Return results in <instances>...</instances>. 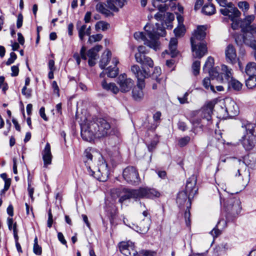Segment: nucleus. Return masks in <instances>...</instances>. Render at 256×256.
Masks as SVG:
<instances>
[{
    "instance_id": "f257e3e1",
    "label": "nucleus",
    "mask_w": 256,
    "mask_h": 256,
    "mask_svg": "<svg viewBox=\"0 0 256 256\" xmlns=\"http://www.w3.org/2000/svg\"><path fill=\"white\" fill-rule=\"evenodd\" d=\"M112 132L110 122L106 119L96 118L90 121L86 126L81 128V136L86 141L94 138H101L110 135Z\"/></svg>"
},
{
    "instance_id": "f03ea898",
    "label": "nucleus",
    "mask_w": 256,
    "mask_h": 256,
    "mask_svg": "<svg viewBox=\"0 0 256 256\" xmlns=\"http://www.w3.org/2000/svg\"><path fill=\"white\" fill-rule=\"evenodd\" d=\"M112 193L116 194L119 198L118 202L121 204L130 199L137 201L144 198L154 199L160 196L157 190L148 186L140 187L136 189L120 188L114 189Z\"/></svg>"
},
{
    "instance_id": "7ed1b4c3",
    "label": "nucleus",
    "mask_w": 256,
    "mask_h": 256,
    "mask_svg": "<svg viewBox=\"0 0 256 256\" xmlns=\"http://www.w3.org/2000/svg\"><path fill=\"white\" fill-rule=\"evenodd\" d=\"M156 26L151 28L146 25L144 28L145 32H136L134 34V38L137 40H143L145 45L156 50L160 45L158 40L160 36H164L166 32L162 24L156 23Z\"/></svg>"
},
{
    "instance_id": "20e7f679",
    "label": "nucleus",
    "mask_w": 256,
    "mask_h": 256,
    "mask_svg": "<svg viewBox=\"0 0 256 256\" xmlns=\"http://www.w3.org/2000/svg\"><path fill=\"white\" fill-rule=\"evenodd\" d=\"M206 28L204 26H198L190 38L192 56L201 58L207 52L206 45L200 42L204 40L206 35Z\"/></svg>"
},
{
    "instance_id": "39448f33",
    "label": "nucleus",
    "mask_w": 256,
    "mask_h": 256,
    "mask_svg": "<svg viewBox=\"0 0 256 256\" xmlns=\"http://www.w3.org/2000/svg\"><path fill=\"white\" fill-rule=\"evenodd\" d=\"M131 70L138 79L137 85L132 90V96L135 100L140 101L144 98L142 89L145 86L144 79L148 77L150 74L146 70H140L137 65L132 66Z\"/></svg>"
},
{
    "instance_id": "423d86ee",
    "label": "nucleus",
    "mask_w": 256,
    "mask_h": 256,
    "mask_svg": "<svg viewBox=\"0 0 256 256\" xmlns=\"http://www.w3.org/2000/svg\"><path fill=\"white\" fill-rule=\"evenodd\" d=\"M222 75L218 77V82L222 84H228V88L236 92L242 89V84L233 77L232 68L226 65L222 66Z\"/></svg>"
},
{
    "instance_id": "0eeeda50",
    "label": "nucleus",
    "mask_w": 256,
    "mask_h": 256,
    "mask_svg": "<svg viewBox=\"0 0 256 256\" xmlns=\"http://www.w3.org/2000/svg\"><path fill=\"white\" fill-rule=\"evenodd\" d=\"M124 180L129 184L138 186L141 182L138 169L134 166H128L126 168L122 173Z\"/></svg>"
},
{
    "instance_id": "6e6552de",
    "label": "nucleus",
    "mask_w": 256,
    "mask_h": 256,
    "mask_svg": "<svg viewBox=\"0 0 256 256\" xmlns=\"http://www.w3.org/2000/svg\"><path fill=\"white\" fill-rule=\"evenodd\" d=\"M220 204H224L226 210L232 215L238 214L241 210L240 202L239 198L234 197L228 198L226 201L224 200L222 201L220 199Z\"/></svg>"
},
{
    "instance_id": "1a4fd4ad",
    "label": "nucleus",
    "mask_w": 256,
    "mask_h": 256,
    "mask_svg": "<svg viewBox=\"0 0 256 256\" xmlns=\"http://www.w3.org/2000/svg\"><path fill=\"white\" fill-rule=\"evenodd\" d=\"M214 65V58L212 56L208 57L203 66V71L206 73H208L212 80L216 79L218 81V77L222 75V71L220 73L216 68H213Z\"/></svg>"
},
{
    "instance_id": "9d476101",
    "label": "nucleus",
    "mask_w": 256,
    "mask_h": 256,
    "mask_svg": "<svg viewBox=\"0 0 256 256\" xmlns=\"http://www.w3.org/2000/svg\"><path fill=\"white\" fill-rule=\"evenodd\" d=\"M220 12L224 16H228L230 20L239 19L241 15L240 11L231 2L224 8H220Z\"/></svg>"
},
{
    "instance_id": "9b49d317",
    "label": "nucleus",
    "mask_w": 256,
    "mask_h": 256,
    "mask_svg": "<svg viewBox=\"0 0 256 256\" xmlns=\"http://www.w3.org/2000/svg\"><path fill=\"white\" fill-rule=\"evenodd\" d=\"M119 249L121 253L126 256H136L138 254L134 243L130 241L120 242Z\"/></svg>"
},
{
    "instance_id": "f8f14e48",
    "label": "nucleus",
    "mask_w": 256,
    "mask_h": 256,
    "mask_svg": "<svg viewBox=\"0 0 256 256\" xmlns=\"http://www.w3.org/2000/svg\"><path fill=\"white\" fill-rule=\"evenodd\" d=\"M118 83L120 86V90L123 92L130 91L134 86L133 80L131 78H127L125 74L119 76Z\"/></svg>"
},
{
    "instance_id": "ddd939ff",
    "label": "nucleus",
    "mask_w": 256,
    "mask_h": 256,
    "mask_svg": "<svg viewBox=\"0 0 256 256\" xmlns=\"http://www.w3.org/2000/svg\"><path fill=\"white\" fill-rule=\"evenodd\" d=\"M196 177L193 174L186 180L184 192L188 194L189 200L193 198L196 194L198 188L196 186Z\"/></svg>"
},
{
    "instance_id": "4468645a",
    "label": "nucleus",
    "mask_w": 256,
    "mask_h": 256,
    "mask_svg": "<svg viewBox=\"0 0 256 256\" xmlns=\"http://www.w3.org/2000/svg\"><path fill=\"white\" fill-rule=\"evenodd\" d=\"M214 104L212 102H208L204 105L200 110L197 112L198 114L201 116L202 119H206L210 122L212 119V114L214 108Z\"/></svg>"
},
{
    "instance_id": "2eb2a0df",
    "label": "nucleus",
    "mask_w": 256,
    "mask_h": 256,
    "mask_svg": "<svg viewBox=\"0 0 256 256\" xmlns=\"http://www.w3.org/2000/svg\"><path fill=\"white\" fill-rule=\"evenodd\" d=\"M97 173L98 180L100 181L105 182L107 180L110 171L108 168V164L105 161L99 165Z\"/></svg>"
},
{
    "instance_id": "dca6fc26",
    "label": "nucleus",
    "mask_w": 256,
    "mask_h": 256,
    "mask_svg": "<svg viewBox=\"0 0 256 256\" xmlns=\"http://www.w3.org/2000/svg\"><path fill=\"white\" fill-rule=\"evenodd\" d=\"M256 136L246 134L242 136L241 142L246 150H252L255 145Z\"/></svg>"
},
{
    "instance_id": "f3484780",
    "label": "nucleus",
    "mask_w": 256,
    "mask_h": 256,
    "mask_svg": "<svg viewBox=\"0 0 256 256\" xmlns=\"http://www.w3.org/2000/svg\"><path fill=\"white\" fill-rule=\"evenodd\" d=\"M226 60L231 64H234L237 60L236 54L234 46L232 44H228L225 50Z\"/></svg>"
},
{
    "instance_id": "a211bd4d",
    "label": "nucleus",
    "mask_w": 256,
    "mask_h": 256,
    "mask_svg": "<svg viewBox=\"0 0 256 256\" xmlns=\"http://www.w3.org/2000/svg\"><path fill=\"white\" fill-rule=\"evenodd\" d=\"M42 154L44 160V167L46 168L48 165L51 164L52 158L49 143L47 142L46 144L44 150L42 152Z\"/></svg>"
},
{
    "instance_id": "6ab92c4d",
    "label": "nucleus",
    "mask_w": 256,
    "mask_h": 256,
    "mask_svg": "<svg viewBox=\"0 0 256 256\" xmlns=\"http://www.w3.org/2000/svg\"><path fill=\"white\" fill-rule=\"evenodd\" d=\"M226 111L230 116H236L238 114V108L234 101L232 100H226Z\"/></svg>"
},
{
    "instance_id": "aec40b11",
    "label": "nucleus",
    "mask_w": 256,
    "mask_h": 256,
    "mask_svg": "<svg viewBox=\"0 0 256 256\" xmlns=\"http://www.w3.org/2000/svg\"><path fill=\"white\" fill-rule=\"evenodd\" d=\"M236 164L238 166L236 172L235 176H242L243 177L244 176H250V174L248 171H246L247 165L244 161L240 159L238 160L236 162Z\"/></svg>"
},
{
    "instance_id": "412c9836",
    "label": "nucleus",
    "mask_w": 256,
    "mask_h": 256,
    "mask_svg": "<svg viewBox=\"0 0 256 256\" xmlns=\"http://www.w3.org/2000/svg\"><path fill=\"white\" fill-rule=\"evenodd\" d=\"M126 3V0H107V6L110 10L114 12H118V8L116 7L122 8Z\"/></svg>"
},
{
    "instance_id": "4be33fe9",
    "label": "nucleus",
    "mask_w": 256,
    "mask_h": 256,
    "mask_svg": "<svg viewBox=\"0 0 256 256\" xmlns=\"http://www.w3.org/2000/svg\"><path fill=\"white\" fill-rule=\"evenodd\" d=\"M111 52L108 50H106L102 54L101 60L100 62V67L102 69H104L105 67L108 65L111 58Z\"/></svg>"
},
{
    "instance_id": "5701e85b",
    "label": "nucleus",
    "mask_w": 256,
    "mask_h": 256,
    "mask_svg": "<svg viewBox=\"0 0 256 256\" xmlns=\"http://www.w3.org/2000/svg\"><path fill=\"white\" fill-rule=\"evenodd\" d=\"M150 224V218L144 219L140 223V225L138 227V229L136 231L140 234H145L148 232Z\"/></svg>"
},
{
    "instance_id": "b1692460",
    "label": "nucleus",
    "mask_w": 256,
    "mask_h": 256,
    "mask_svg": "<svg viewBox=\"0 0 256 256\" xmlns=\"http://www.w3.org/2000/svg\"><path fill=\"white\" fill-rule=\"evenodd\" d=\"M178 46V40L176 38H172L170 39L169 43V50L170 54L171 56L174 58L178 54L177 50Z\"/></svg>"
},
{
    "instance_id": "393cba45",
    "label": "nucleus",
    "mask_w": 256,
    "mask_h": 256,
    "mask_svg": "<svg viewBox=\"0 0 256 256\" xmlns=\"http://www.w3.org/2000/svg\"><path fill=\"white\" fill-rule=\"evenodd\" d=\"M188 198V200L186 202V206H188V202H190V200H189L188 194L184 190L180 192L177 196L176 198V202L179 206H182L186 202V200Z\"/></svg>"
},
{
    "instance_id": "a878e982",
    "label": "nucleus",
    "mask_w": 256,
    "mask_h": 256,
    "mask_svg": "<svg viewBox=\"0 0 256 256\" xmlns=\"http://www.w3.org/2000/svg\"><path fill=\"white\" fill-rule=\"evenodd\" d=\"M222 226V228L223 229L226 226V222L224 219H220L218 222L216 226L210 232L211 235L214 237H217L220 234L222 230L217 228L218 226Z\"/></svg>"
},
{
    "instance_id": "bb28decb",
    "label": "nucleus",
    "mask_w": 256,
    "mask_h": 256,
    "mask_svg": "<svg viewBox=\"0 0 256 256\" xmlns=\"http://www.w3.org/2000/svg\"><path fill=\"white\" fill-rule=\"evenodd\" d=\"M102 86L104 89L112 92L114 94H116L119 92V88L114 83H107L105 80L102 82Z\"/></svg>"
},
{
    "instance_id": "cd10ccee",
    "label": "nucleus",
    "mask_w": 256,
    "mask_h": 256,
    "mask_svg": "<svg viewBox=\"0 0 256 256\" xmlns=\"http://www.w3.org/2000/svg\"><path fill=\"white\" fill-rule=\"evenodd\" d=\"M242 126L246 128V134L256 136V124L246 122V124H242Z\"/></svg>"
},
{
    "instance_id": "c85d7f7f",
    "label": "nucleus",
    "mask_w": 256,
    "mask_h": 256,
    "mask_svg": "<svg viewBox=\"0 0 256 256\" xmlns=\"http://www.w3.org/2000/svg\"><path fill=\"white\" fill-rule=\"evenodd\" d=\"M255 19V16L253 14L248 15L245 17L240 23V27L243 31H245V28H247Z\"/></svg>"
},
{
    "instance_id": "c756f323",
    "label": "nucleus",
    "mask_w": 256,
    "mask_h": 256,
    "mask_svg": "<svg viewBox=\"0 0 256 256\" xmlns=\"http://www.w3.org/2000/svg\"><path fill=\"white\" fill-rule=\"evenodd\" d=\"M245 72L248 76H256V64L254 62H249L246 67Z\"/></svg>"
},
{
    "instance_id": "7c9ffc66",
    "label": "nucleus",
    "mask_w": 256,
    "mask_h": 256,
    "mask_svg": "<svg viewBox=\"0 0 256 256\" xmlns=\"http://www.w3.org/2000/svg\"><path fill=\"white\" fill-rule=\"evenodd\" d=\"M107 6V4H104L103 3L99 2L96 6V10L98 12L104 14L106 16H112L113 14L111 12L108 10L106 8L105 6Z\"/></svg>"
},
{
    "instance_id": "2f4dec72",
    "label": "nucleus",
    "mask_w": 256,
    "mask_h": 256,
    "mask_svg": "<svg viewBox=\"0 0 256 256\" xmlns=\"http://www.w3.org/2000/svg\"><path fill=\"white\" fill-rule=\"evenodd\" d=\"M202 12L206 15H212L216 12L215 6L213 4H206L202 9Z\"/></svg>"
},
{
    "instance_id": "473e14b6",
    "label": "nucleus",
    "mask_w": 256,
    "mask_h": 256,
    "mask_svg": "<svg viewBox=\"0 0 256 256\" xmlns=\"http://www.w3.org/2000/svg\"><path fill=\"white\" fill-rule=\"evenodd\" d=\"M142 54L141 56V62H139L142 65L144 66H148L150 68H152L154 66V62L151 59V58L146 56L145 54Z\"/></svg>"
},
{
    "instance_id": "72a5a7b5",
    "label": "nucleus",
    "mask_w": 256,
    "mask_h": 256,
    "mask_svg": "<svg viewBox=\"0 0 256 256\" xmlns=\"http://www.w3.org/2000/svg\"><path fill=\"white\" fill-rule=\"evenodd\" d=\"M202 85L207 90H210L214 92H216L214 86L210 82V78H205L202 80Z\"/></svg>"
},
{
    "instance_id": "f704fd0d",
    "label": "nucleus",
    "mask_w": 256,
    "mask_h": 256,
    "mask_svg": "<svg viewBox=\"0 0 256 256\" xmlns=\"http://www.w3.org/2000/svg\"><path fill=\"white\" fill-rule=\"evenodd\" d=\"M138 52L135 54V58L136 62H141V56L142 54H147L148 52L147 51L146 48V46H139L138 48Z\"/></svg>"
},
{
    "instance_id": "c9c22d12",
    "label": "nucleus",
    "mask_w": 256,
    "mask_h": 256,
    "mask_svg": "<svg viewBox=\"0 0 256 256\" xmlns=\"http://www.w3.org/2000/svg\"><path fill=\"white\" fill-rule=\"evenodd\" d=\"M246 84L248 88H252L256 86V76H249L246 80Z\"/></svg>"
},
{
    "instance_id": "e433bc0d",
    "label": "nucleus",
    "mask_w": 256,
    "mask_h": 256,
    "mask_svg": "<svg viewBox=\"0 0 256 256\" xmlns=\"http://www.w3.org/2000/svg\"><path fill=\"white\" fill-rule=\"evenodd\" d=\"M188 206H186V209L185 211L184 216L185 218L186 224V225L188 226H190V208L191 206V202H188Z\"/></svg>"
},
{
    "instance_id": "4c0bfd02",
    "label": "nucleus",
    "mask_w": 256,
    "mask_h": 256,
    "mask_svg": "<svg viewBox=\"0 0 256 256\" xmlns=\"http://www.w3.org/2000/svg\"><path fill=\"white\" fill-rule=\"evenodd\" d=\"M107 76L110 78H115L117 76L118 73V68L114 66L112 68L111 66H109L107 68Z\"/></svg>"
},
{
    "instance_id": "58836bf2",
    "label": "nucleus",
    "mask_w": 256,
    "mask_h": 256,
    "mask_svg": "<svg viewBox=\"0 0 256 256\" xmlns=\"http://www.w3.org/2000/svg\"><path fill=\"white\" fill-rule=\"evenodd\" d=\"M110 24L108 22L104 21H100L96 24V30H102L103 31H104L108 30Z\"/></svg>"
},
{
    "instance_id": "ea45409f",
    "label": "nucleus",
    "mask_w": 256,
    "mask_h": 256,
    "mask_svg": "<svg viewBox=\"0 0 256 256\" xmlns=\"http://www.w3.org/2000/svg\"><path fill=\"white\" fill-rule=\"evenodd\" d=\"M190 136H185L178 139V144L180 147L182 148L186 146L190 142Z\"/></svg>"
},
{
    "instance_id": "a19ab883",
    "label": "nucleus",
    "mask_w": 256,
    "mask_h": 256,
    "mask_svg": "<svg viewBox=\"0 0 256 256\" xmlns=\"http://www.w3.org/2000/svg\"><path fill=\"white\" fill-rule=\"evenodd\" d=\"M200 60H196L192 64V70L194 75L197 76L200 73Z\"/></svg>"
},
{
    "instance_id": "79ce46f5",
    "label": "nucleus",
    "mask_w": 256,
    "mask_h": 256,
    "mask_svg": "<svg viewBox=\"0 0 256 256\" xmlns=\"http://www.w3.org/2000/svg\"><path fill=\"white\" fill-rule=\"evenodd\" d=\"M87 54H78V52H76L73 55V58L75 59L76 62L77 64L80 65V58L86 60L87 58L86 57Z\"/></svg>"
},
{
    "instance_id": "37998d69",
    "label": "nucleus",
    "mask_w": 256,
    "mask_h": 256,
    "mask_svg": "<svg viewBox=\"0 0 256 256\" xmlns=\"http://www.w3.org/2000/svg\"><path fill=\"white\" fill-rule=\"evenodd\" d=\"M238 7L244 12H246L250 8V4L246 1H241L238 3Z\"/></svg>"
},
{
    "instance_id": "c03bdc74",
    "label": "nucleus",
    "mask_w": 256,
    "mask_h": 256,
    "mask_svg": "<svg viewBox=\"0 0 256 256\" xmlns=\"http://www.w3.org/2000/svg\"><path fill=\"white\" fill-rule=\"evenodd\" d=\"M174 32L176 37L182 36L185 33L184 26L182 24V26H178L174 30Z\"/></svg>"
},
{
    "instance_id": "a18cd8bd",
    "label": "nucleus",
    "mask_w": 256,
    "mask_h": 256,
    "mask_svg": "<svg viewBox=\"0 0 256 256\" xmlns=\"http://www.w3.org/2000/svg\"><path fill=\"white\" fill-rule=\"evenodd\" d=\"M102 35L100 34L90 36L88 42L90 44H92L94 42L100 41L102 39Z\"/></svg>"
},
{
    "instance_id": "49530a36",
    "label": "nucleus",
    "mask_w": 256,
    "mask_h": 256,
    "mask_svg": "<svg viewBox=\"0 0 256 256\" xmlns=\"http://www.w3.org/2000/svg\"><path fill=\"white\" fill-rule=\"evenodd\" d=\"M77 29L78 30L79 38L82 41L85 36V30L86 29V24H83L80 28H77Z\"/></svg>"
},
{
    "instance_id": "de8ad7c7",
    "label": "nucleus",
    "mask_w": 256,
    "mask_h": 256,
    "mask_svg": "<svg viewBox=\"0 0 256 256\" xmlns=\"http://www.w3.org/2000/svg\"><path fill=\"white\" fill-rule=\"evenodd\" d=\"M17 56L14 52H12L10 54V58L6 62V64L8 66L10 65L14 62V60L16 59Z\"/></svg>"
},
{
    "instance_id": "09e8293b",
    "label": "nucleus",
    "mask_w": 256,
    "mask_h": 256,
    "mask_svg": "<svg viewBox=\"0 0 256 256\" xmlns=\"http://www.w3.org/2000/svg\"><path fill=\"white\" fill-rule=\"evenodd\" d=\"M156 254L154 252L148 250H142L140 252L139 255L140 256H154Z\"/></svg>"
},
{
    "instance_id": "8fccbe9b",
    "label": "nucleus",
    "mask_w": 256,
    "mask_h": 256,
    "mask_svg": "<svg viewBox=\"0 0 256 256\" xmlns=\"http://www.w3.org/2000/svg\"><path fill=\"white\" fill-rule=\"evenodd\" d=\"M188 92H186L182 97H178V99L180 104H184L188 103Z\"/></svg>"
},
{
    "instance_id": "3c124183",
    "label": "nucleus",
    "mask_w": 256,
    "mask_h": 256,
    "mask_svg": "<svg viewBox=\"0 0 256 256\" xmlns=\"http://www.w3.org/2000/svg\"><path fill=\"white\" fill-rule=\"evenodd\" d=\"M52 88H53L54 92L56 94L57 96L59 97L60 95V89L56 81L52 82Z\"/></svg>"
},
{
    "instance_id": "603ef678",
    "label": "nucleus",
    "mask_w": 256,
    "mask_h": 256,
    "mask_svg": "<svg viewBox=\"0 0 256 256\" xmlns=\"http://www.w3.org/2000/svg\"><path fill=\"white\" fill-rule=\"evenodd\" d=\"M245 29H246V30L250 32L252 34H256V24H255L250 25Z\"/></svg>"
},
{
    "instance_id": "864d4df0",
    "label": "nucleus",
    "mask_w": 256,
    "mask_h": 256,
    "mask_svg": "<svg viewBox=\"0 0 256 256\" xmlns=\"http://www.w3.org/2000/svg\"><path fill=\"white\" fill-rule=\"evenodd\" d=\"M161 74V69L160 68L156 67L154 68V72L152 74V76L154 78H156V80L158 82H160V79L158 78V76H160Z\"/></svg>"
},
{
    "instance_id": "5fc2aeb1",
    "label": "nucleus",
    "mask_w": 256,
    "mask_h": 256,
    "mask_svg": "<svg viewBox=\"0 0 256 256\" xmlns=\"http://www.w3.org/2000/svg\"><path fill=\"white\" fill-rule=\"evenodd\" d=\"M33 251L38 256L41 255L42 253V248L38 244L34 245Z\"/></svg>"
},
{
    "instance_id": "6e6d98bb",
    "label": "nucleus",
    "mask_w": 256,
    "mask_h": 256,
    "mask_svg": "<svg viewBox=\"0 0 256 256\" xmlns=\"http://www.w3.org/2000/svg\"><path fill=\"white\" fill-rule=\"evenodd\" d=\"M53 223L52 214L51 210H50L48 212V220L47 225L49 228H50Z\"/></svg>"
},
{
    "instance_id": "4d7b16f0",
    "label": "nucleus",
    "mask_w": 256,
    "mask_h": 256,
    "mask_svg": "<svg viewBox=\"0 0 256 256\" xmlns=\"http://www.w3.org/2000/svg\"><path fill=\"white\" fill-rule=\"evenodd\" d=\"M91 148H86L84 152V156L89 160H92V155L90 152Z\"/></svg>"
},
{
    "instance_id": "13d9d810",
    "label": "nucleus",
    "mask_w": 256,
    "mask_h": 256,
    "mask_svg": "<svg viewBox=\"0 0 256 256\" xmlns=\"http://www.w3.org/2000/svg\"><path fill=\"white\" fill-rule=\"evenodd\" d=\"M23 22V16L22 14H19L18 16L17 22H16V27L20 28L22 27Z\"/></svg>"
},
{
    "instance_id": "bf43d9fd",
    "label": "nucleus",
    "mask_w": 256,
    "mask_h": 256,
    "mask_svg": "<svg viewBox=\"0 0 256 256\" xmlns=\"http://www.w3.org/2000/svg\"><path fill=\"white\" fill-rule=\"evenodd\" d=\"M87 56L89 58H96L98 54H96L92 48H90L88 50Z\"/></svg>"
},
{
    "instance_id": "052dcab7",
    "label": "nucleus",
    "mask_w": 256,
    "mask_h": 256,
    "mask_svg": "<svg viewBox=\"0 0 256 256\" xmlns=\"http://www.w3.org/2000/svg\"><path fill=\"white\" fill-rule=\"evenodd\" d=\"M12 70V74L11 76H16L18 74L19 72V68L18 66H13L11 68Z\"/></svg>"
},
{
    "instance_id": "680f3d73",
    "label": "nucleus",
    "mask_w": 256,
    "mask_h": 256,
    "mask_svg": "<svg viewBox=\"0 0 256 256\" xmlns=\"http://www.w3.org/2000/svg\"><path fill=\"white\" fill-rule=\"evenodd\" d=\"M4 78L3 76H0V88H2V91L5 92L8 88V84H5L4 87H2V84H4Z\"/></svg>"
},
{
    "instance_id": "e2e57ef3",
    "label": "nucleus",
    "mask_w": 256,
    "mask_h": 256,
    "mask_svg": "<svg viewBox=\"0 0 256 256\" xmlns=\"http://www.w3.org/2000/svg\"><path fill=\"white\" fill-rule=\"evenodd\" d=\"M58 238L59 241L63 244L66 245H66V241L64 238V237L63 235V234L61 232H58Z\"/></svg>"
},
{
    "instance_id": "0e129e2a",
    "label": "nucleus",
    "mask_w": 256,
    "mask_h": 256,
    "mask_svg": "<svg viewBox=\"0 0 256 256\" xmlns=\"http://www.w3.org/2000/svg\"><path fill=\"white\" fill-rule=\"evenodd\" d=\"M178 128L182 132L186 130L187 129L186 123L183 122L179 121L178 123Z\"/></svg>"
},
{
    "instance_id": "69168bd1",
    "label": "nucleus",
    "mask_w": 256,
    "mask_h": 256,
    "mask_svg": "<svg viewBox=\"0 0 256 256\" xmlns=\"http://www.w3.org/2000/svg\"><path fill=\"white\" fill-rule=\"evenodd\" d=\"M22 93L26 98H30L31 96V92L30 90H27L26 86H24L22 90Z\"/></svg>"
},
{
    "instance_id": "338daca9",
    "label": "nucleus",
    "mask_w": 256,
    "mask_h": 256,
    "mask_svg": "<svg viewBox=\"0 0 256 256\" xmlns=\"http://www.w3.org/2000/svg\"><path fill=\"white\" fill-rule=\"evenodd\" d=\"M28 195H29L30 197L33 200H34L33 194H34V188L31 186L29 182H28Z\"/></svg>"
},
{
    "instance_id": "774afa93",
    "label": "nucleus",
    "mask_w": 256,
    "mask_h": 256,
    "mask_svg": "<svg viewBox=\"0 0 256 256\" xmlns=\"http://www.w3.org/2000/svg\"><path fill=\"white\" fill-rule=\"evenodd\" d=\"M39 113L42 118L44 120L47 121L48 120V118L45 114V109L44 107H42L40 108Z\"/></svg>"
}]
</instances>
